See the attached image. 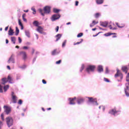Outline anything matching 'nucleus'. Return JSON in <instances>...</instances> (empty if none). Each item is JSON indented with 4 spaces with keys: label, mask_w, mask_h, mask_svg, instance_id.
I'll return each mask as SVG.
<instances>
[{
    "label": "nucleus",
    "mask_w": 129,
    "mask_h": 129,
    "mask_svg": "<svg viewBox=\"0 0 129 129\" xmlns=\"http://www.w3.org/2000/svg\"><path fill=\"white\" fill-rule=\"evenodd\" d=\"M6 44H9V40L6 39Z\"/></svg>",
    "instance_id": "nucleus-60"
},
{
    "label": "nucleus",
    "mask_w": 129,
    "mask_h": 129,
    "mask_svg": "<svg viewBox=\"0 0 129 129\" xmlns=\"http://www.w3.org/2000/svg\"><path fill=\"white\" fill-rule=\"evenodd\" d=\"M108 25V22H100V26H101L102 27H104V28H106Z\"/></svg>",
    "instance_id": "nucleus-13"
},
{
    "label": "nucleus",
    "mask_w": 129,
    "mask_h": 129,
    "mask_svg": "<svg viewBox=\"0 0 129 129\" xmlns=\"http://www.w3.org/2000/svg\"><path fill=\"white\" fill-rule=\"evenodd\" d=\"M1 117L3 121H5V117H4V113L1 114Z\"/></svg>",
    "instance_id": "nucleus-42"
},
{
    "label": "nucleus",
    "mask_w": 129,
    "mask_h": 129,
    "mask_svg": "<svg viewBox=\"0 0 129 129\" xmlns=\"http://www.w3.org/2000/svg\"><path fill=\"white\" fill-rule=\"evenodd\" d=\"M23 18V20L24 22H27V19L24 17L22 18Z\"/></svg>",
    "instance_id": "nucleus-56"
},
{
    "label": "nucleus",
    "mask_w": 129,
    "mask_h": 129,
    "mask_svg": "<svg viewBox=\"0 0 129 129\" xmlns=\"http://www.w3.org/2000/svg\"><path fill=\"white\" fill-rule=\"evenodd\" d=\"M81 41L80 42H77V43H74V45H79V44H81V43H82V42H83V39H80Z\"/></svg>",
    "instance_id": "nucleus-32"
},
{
    "label": "nucleus",
    "mask_w": 129,
    "mask_h": 129,
    "mask_svg": "<svg viewBox=\"0 0 129 129\" xmlns=\"http://www.w3.org/2000/svg\"><path fill=\"white\" fill-rule=\"evenodd\" d=\"M55 31L56 32H58V31H59V26H56V28L55 29Z\"/></svg>",
    "instance_id": "nucleus-54"
},
{
    "label": "nucleus",
    "mask_w": 129,
    "mask_h": 129,
    "mask_svg": "<svg viewBox=\"0 0 129 129\" xmlns=\"http://www.w3.org/2000/svg\"><path fill=\"white\" fill-rule=\"evenodd\" d=\"M23 104V101H22L21 99H20L18 101V104H20V105Z\"/></svg>",
    "instance_id": "nucleus-44"
},
{
    "label": "nucleus",
    "mask_w": 129,
    "mask_h": 129,
    "mask_svg": "<svg viewBox=\"0 0 129 129\" xmlns=\"http://www.w3.org/2000/svg\"><path fill=\"white\" fill-rule=\"evenodd\" d=\"M111 35H116V33H111L110 32H109V33L104 34V36H105V37H109V36H111Z\"/></svg>",
    "instance_id": "nucleus-21"
},
{
    "label": "nucleus",
    "mask_w": 129,
    "mask_h": 129,
    "mask_svg": "<svg viewBox=\"0 0 129 129\" xmlns=\"http://www.w3.org/2000/svg\"><path fill=\"white\" fill-rule=\"evenodd\" d=\"M56 42L59 41V40H60V39L61 38V37H62V35L60 34H58L57 35H56Z\"/></svg>",
    "instance_id": "nucleus-22"
},
{
    "label": "nucleus",
    "mask_w": 129,
    "mask_h": 129,
    "mask_svg": "<svg viewBox=\"0 0 129 129\" xmlns=\"http://www.w3.org/2000/svg\"><path fill=\"white\" fill-rule=\"evenodd\" d=\"M60 15L59 14H54L52 16V21H56V20H58V19H60Z\"/></svg>",
    "instance_id": "nucleus-9"
},
{
    "label": "nucleus",
    "mask_w": 129,
    "mask_h": 129,
    "mask_svg": "<svg viewBox=\"0 0 129 129\" xmlns=\"http://www.w3.org/2000/svg\"><path fill=\"white\" fill-rule=\"evenodd\" d=\"M88 102L91 103H97V100L95 98H93V97H88Z\"/></svg>",
    "instance_id": "nucleus-8"
},
{
    "label": "nucleus",
    "mask_w": 129,
    "mask_h": 129,
    "mask_svg": "<svg viewBox=\"0 0 129 129\" xmlns=\"http://www.w3.org/2000/svg\"><path fill=\"white\" fill-rule=\"evenodd\" d=\"M11 96L12 98V100L13 101V103H17V96L15 95V93L14 92H12Z\"/></svg>",
    "instance_id": "nucleus-6"
},
{
    "label": "nucleus",
    "mask_w": 129,
    "mask_h": 129,
    "mask_svg": "<svg viewBox=\"0 0 129 129\" xmlns=\"http://www.w3.org/2000/svg\"><path fill=\"white\" fill-rule=\"evenodd\" d=\"M6 121L8 127H11L14 124V119L11 116L7 117L6 118Z\"/></svg>",
    "instance_id": "nucleus-2"
},
{
    "label": "nucleus",
    "mask_w": 129,
    "mask_h": 129,
    "mask_svg": "<svg viewBox=\"0 0 129 129\" xmlns=\"http://www.w3.org/2000/svg\"><path fill=\"white\" fill-rule=\"evenodd\" d=\"M106 73H108L109 71H108V68H106V71H105Z\"/></svg>",
    "instance_id": "nucleus-52"
},
{
    "label": "nucleus",
    "mask_w": 129,
    "mask_h": 129,
    "mask_svg": "<svg viewBox=\"0 0 129 129\" xmlns=\"http://www.w3.org/2000/svg\"><path fill=\"white\" fill-rule=\"evenodd\" d=\"M7 68L8 69H9V70H11V67H10V66H8Z\"/></svg>",
    "instance_id": "nucleus-58"
},
{
    "label": "nucleus",
    "mask_w": 129,
    "mask_h": 129,
    "mask_svg": "<svg viewBox=\"0 0 129 129\" xmlns=\"http://www.w3.org/2000/svg\"><path fill=\"white\" fill-rule=\"evenodd\" d=\"M19 25L21 27V30H23L24 29V26H23V24L22 23V22H21V20H18Z\"/></svg>",
    "instance_id": "nucleus-24"
},
{
    "label": "nucleus",
    "mask_w": 129,
    "mask_h": 129,
    "mask_svg": "<svg viewBox=\"0 0 129 129\" xmlns=\"http://www.w3.org/2000/svg\"><path fill=\"white\" fill-rule=\"evenodd\" d=\"M26 67H27V66L23 65L22 67H21L20 68H21V69H25Z\"/></svg>",
    "instance_id": "nucleus-47"
},
{
    "label": "nucleus",
    "mask_w": 129,
    "mask_h": 129,
    "mask_svg": "<svg viewBox=\"0 0 129 129\" xmlns=\"http://www.w3.org/2000/svg\"><path fill=\"white\" fill-rule=\"evenodd\" d=\"M100 16H101V14L99 13H97L95 14V17L96 19H98V18H99Z\"/></svg>",
    "instance_id": "nucleus-33"
},
{
    "label": "nucleus",
    "mask_w": 129,
    "mask_h": 129,
    "mask_svg": "<svg viewBox=\"0 0 129 129\" xmlns=\"http://www.w3.org/2000/svg\"><path fill=\"white\" fill-rule=\"evenodd\" d=\"M4 108L5 109L6 114H9L11 112V108L9 107L8 106H4Z\"/></svg>",
    "instance_id": "nucleus-10"
},
{
    "label": "nucleus",
    "mask_w": 129,
    "mask_h": 129,
    "mask_svg": "<svg viewBox=\"0 0 129 129\" xmlns=\"http://www.w3.org/2000/svg\"><path fill=\"white\" fill-rule=\"evenodd\" d=\"M97 5H102L104 3V0H96Z\"/></svg>",
    "instance_id": "nucleus-17"
},
{
    "label": "nucleus",
    "mask_w": 129,
    "mask_h": 129,
    "mask_svg": "<svg viewBox=\"0 0 129 129\" xmlns=\"http://www.w3.org/2000/svg\"><path fill=\"white\" fill-rule=\"evenodd\" d=\"M116 26H117L118 28H124V24H121V25H119L118 23H116Z\"/></svg>",
    "instance_id": "nucleus-28"
},
{
    "label": "nucleus",
    "mask_w": 129,
    "mask_h": 129,
    "mask_svg": "<svg viewBox=\"0 0 129 129\" xmlns=\"http://www.w3.org/2000/svg\"><path fill=\"white\" fill-rule=\"evenodd\" d=\"M25 34H26V36L28 37V38H30V32L29 31H26L25 32Z\"/></svg>",
    "instance_id": "nucleus-37"
},
{
    "label": "nucleus",
    "mask_w": 129,
    "mask_h": 129,
    "mask_svg": "<svg viewBox=\"0 0 129 129\" xmlns=\"http://www.w3.org/2000/svg\"><path fill=\"white\" fill-rule=\"evenodd\" d=\"M112 26H114V24H112V25H110L109 26V28L110 30H115V28H114Z\"/></svg>",
    "instance_id": "nucleus-31"
},
{
    "label": "nucleus",
    "mask_w": 129,
    "mask_h": 129,
    "mask_svg": "<svg viewBox=\"0 0 129 129\" xmlns=\"http://www.w3.org/2000/svg\"><path fill=\"white\" fill-rule=\"evenodd\" d=\"M53 12H54V13H56V14H58V13L59 12H60V10L57 9H53Z\"/></svg>",
    "instance_id": "nucleus-35"
},
{
    "label": "nucleus",
    "mask_w": 129,
    "mask_h": 129,
    "mask_svg": "<svg viewBox=\"0 0 129 129\" xmlns=\"http://www.w3.org/2000/svg\"><path fill=\"white\" fill-rule=\"evenodd\" d=\"M23 49H24L25 50H27V49H29V47H28V46H24L23 47Z\"/></svg>",
    "instance_id": "nucleus-53"
},
{
    "label": "nucleus",
    "mask_w": 129,
    "mask_h": 129,
    "mask_svg": "<svg viewBox=\"0 0 129 129\" xmlns=\"http://www.w3.org/2000/svg\"><path fill=\"white\" fill-rule=\"evenodd\" d=\"M95 70V66H88V67L86 69V71L88 73H90V72H93Z\"/></svg>",
    "instance_id": "nucleus-3"
},
{
    "label": "nucleus",
    "mask_w": 129,
    "mask_h": 129,
    "mask_svg": "<svg viewBox=\"0 0 129 129\" xmlns=\"http://www.w3.org/2000/svg\"><path fill=\"white\" fill-rule=\"evenodd\" d=\"M127 90L126 89H125L124 91H125V94L126 96H127L128 97H129V93L128 92H127Z\"/></svg>",
    "instance_id": "nucleus-40"
},
{
    "label": "nucleus",
    "mask_w": 129,
    "mask_h": 129,
    "mask_svg": "<svg viewBox=\"0 0 129 129\" xmlns=\"http://www.w3.org/2000/svg\"><path fill=\"white\" fill-rule=\"evenodd\" d=\"M116 35H113V36H112V38H116Z\"/></svg>",
    "instance_id": "nucleus-64"
},
{
    "label": "nucleus",
    "mask_w": 129,
    "mask_h": 129,
    "mask_svg": "<svg viewBox=\"0 0 129 129\" xmlns=\"http://www.w3.org/2000/svg\"><path fill=\"white\" fill-rule=\"evenodd\" d=\"M85 68V66H84V64H82V66L80 69V72H82V71L84 70Z\"/></svg>",
    "instance_id": "nucleus-34"
},
{
    "label": "nucleus",
    "mask_w": 129,
    "mask_h": 129,
    "mask_svg": "<svg viewBox=\"0 0 129 129\" xmlns=\"http://www.w3.org/2000/svg\"><path fill=\"white\" fill-rule=\"evenodd\" d=\"M58 52H57V49H54L52 51V52H51V54L54 56V55H56V54H58Z\"/></svg>",
    "instance_id": "nucleus-27"
},
{
    "label": "nucleus",
    "mask_w": 129,
    "mask_h": 129,
    "mask_svg": "<svg viewBox=\"0 0 129 129\" xmlns=\"http://www.w3.org/2000/svg\"><path fill=\"white\" fill-rule=\"evenodd\" d=\"M126 81L128 83H129V73L127 74L126 77Z\"/></svg>",
    "instance_id": "nucleus-38"
},
{
    "label": "nucleus",
    "mask_w": 129,
    "mask_h": 129,
    "mask_svg": "<svg viewBox=\"0 0 129 129\" xmlns=\"http://www.w3.org/2000/svg\"><path fill=\"white\" fill-rule=\"evenodd\" d=\"M16 37H11V41L13 42L14 44H16Z\"/></svg>",
    "instance_id": "nucleus-29"
},
{
    "label": "nucleus",
    "mask_w": 129,
    "mask_h": 129,
    "mask_svg": "<svg viewBox=\"0 0 129 129\" xmlns=\"http://www.w3.org/2000/svg\"><path fill=\"white\" fill-rule=\"evenodd\" d=\"M9 29V26H7V27H6V28H5V31H8V30Z\"/></svg>",
    "instance_id": "nucleus-55"
},
{
    "label": "nucleus",
    "mask_w": 129,
    "mask_h": 129,
    "mask_svg": "<svg viewBox=\"0 0 129 129\" xmlns=\"http://www.w3.org/2000/svg\"><path fill=\"white\" fill-rule=\"evenodd\" d=\"M20 55H22L23 56V58L24 60H26L27 59V53L25 51H21L20 52Z\"/></svg>",
    "instance_id": "nucleus-12"
},
{
    "label": "nucleus",
    "mask_w": 129,
    "mask_h": 129,
    "mask_svg": "<svg viewBox=\"0 0 129 129\" xmlns=\"http://www.w3.org/2000/svg\"><path fill=\"white\" fill-rule=\"evenodd\" d=\"M83 36V33H80L78 34L77 37L78 38H80L81 37H82Z\"/></svg>",
    "instance_id": "nucleus-39"
},
{
    "label": "nucleus",
    "mask_w": 129,
    "mask_h": 129,
    "mask_svg": "<svg viewBox=\"0 0 129 129\" xmlns=\"http://www.w3.org/2000/svg\"><path fill=\"white\" fill-rule=\"evenodd\" d=\"M0 92L1 93H3L4 91H3V87L0 85Z\"/></svg>",
    "instance_id": "nucleus-45"
},
{
    "label": "nucleus",
    "mask_w": 129,
    "mask_h": 129,
    "mask_svg": "<svg viewBox=\"0 0 129 129\" xmlns=\"http://www.w3.org/2000/svg\"><path fill=\"white\" fill-rule=\"evenodd\" d=\"M62 61V60H59L58 61H56L55 63L57 64H59L61 63V62Z\"/></svg>",
    "instance_id": "nucleus-46"
},
{
    "label": "nucleus",
    "mask_w": 129,
    "mask_h": 129,
    "mask_svg": "<svg viewBox=\"0 0 129 129\" xmlns=\"http://www.w3.org/2000/svg\"><path fill=\"white\" fill-rule=\"evenodd\" d=\"M51 108H47V110H51Z\"/></svg>",
    "instance_id": "nucleus-63"
},
{
    "label": "nucleus",
    "mask_w": 129,
    "mask_h": 129,
    "mask_svg": "<svg viewBox=\"0 0 129 129\" xmlns=\"http://www.w3.org/2000/svg\"><path fill=\"white\" fill-rule=\"evenodd\" d=\"M14 30L10 27L8 31V35H9V36H13V35H14Z\"/></svg>",
    "instance_id": "nucleus-14"
},
{
    "label": "nucleus",
    "mask_w": 129,
    "mask_h": 129,
    "mask_svg": "<svg viewBox=\"0 0 129 129\" xmlns=\"http://www.w3.org/2000/svg\"><path fill=\"white\" fill-rule=\"evenodd\" d=\"M18 41L20 43H22V39H21V37H18Z\"/></svg>",
    "instance_id": "nucleus-48"
},
{
    "label": "nucleus",
    "mask_w": 129,
    "mask_h": 129,
    "mask_svg": "<svg viewBox=\"0 0 129 129\" xmlns=\"http://www.w3.org/2000/svg\"><path fill=\"white\" fill-rule=\"evenodd\" d=\"M20 33V30H19V28H18V27H16V33H15V35L16 36H18V35H19V33Z\"/></svg>",
    "instance_id": "nucleus-26"
},
{
    "label": "nucleus",
    "mask_w": 129,
    "mask_h": 129,
    "mask_svg": "<svg viewBox=\"0 0 129 129\" xmlns=\"http://www.w3.org/2000/svg\"><path fill=\"white\" fill-rule=\"evenodd\" d=\"M67 42V41H66V40H64L63 41V42L62 43V47H65Z\"/></svg>",
    "instance_id": "nucleus-43"
},
{
    "label": "nucleus",
    "mask_w": 129,
    "mask_h": 129,
    "mask_svg": "<svg viewBox=\"0 0 129 129\" xmlns=\"http://www.w3.org/2000/svg\"><path fill=\"white\" fill-rule=\"evenodd\" d=\"M13 56V55H12L9 58L8 60V63H11V62H12V63H15V58H14V57Z\"/></svg>",
    "instance_id": "nucleus-15"
},
{
    "label": "nucleus",
    "mask_w": 129,
    "mask_h": 129,
    "mask_svg": "<svg viewBox=\"0 0 129 129\" xmlns=\"http://www.w3.org/2000/svg\"><path fill=\"white\" fill-rule=\"evenodd\" d=\"M31 10H32V11H33V15H36V10L35 9V8H31Z\"/></svg>",
    "instance_id": "nucleus-41"
},
{
    "label": "nucleus",
    "mask_w": 129,
    "mask_h": 129,
    "mask_svg": "<svg viewBox=\"0 0 129 129\" xmlns=\"http://www.w3.org/2000/svg\"><path fill=\"white\" fill-rule=\"evenodd\" d=\"M84 99L82 98H79L77 100V102L78 104H80V103H82V102H84Z\"/></svg>",
    "instance_id": "nucleus-16"
},
{
    "label": "nucleus",
    "mask_w": 129,
    "mask_h": 129,
    "mask_svg": "<svg viewBox=\"0 0 129 129\" xmlns=\"http://www.w3.org/2000/svg\"><path fill=\"white\" fill-rule=\"evenodd\" d=\"M115 78H116V77H119L120 80H122L123 77L122 76V74H121L120 72V71L118 69L117 70L116 74L115 75Z\"/></svg>",
    "instance_id": "nucleus-4"
},
{
    "label": "nucleus",
    "mask_w": 129,
    "mask_h": 129,
    "mask_svg": "<svg viewBox=\"0 0 129 129\" xmlns=\"http://www.w3.org/2000/svg\"><path fill=\"white\" fill-rule=\"evenodd\" d=\"M122 70L124 72H126L127 71V67L126 66L123 67L122 68Z\"/></svg>",
    "instance_id": "nucleus-30"
},
{
    "label": "nucleus",
    "mask_w": 129,
    "mask_h": 129,
    "mask_svg": "<svg viewBox=\"0 0 129 129\" xmlns=\"http://www.w3.org/2000/svg\"><path fill=\"white\" fill-rule=\"evenodd\" d=\"M92 24L93 26H94V25H96L97 24H98V21H95V20H93Z\"/></svg>",
    "instance_id": "nucleus-36"
},
{
    "label": "nucleus",
    "mask_w": 129,
    "mask_h": 129,
    "mask_svg": "<svg viewBox=\"0 0 129 129\" xmlns=\"http://www.w3.org/2000/svg\"><path fill=\"white\" fill-rule=\"evenodd\" d=\"M0 125H3V122L0 121Z\"/></svg>",
    "instance_id": "nucleus-62"
},
{
    "label": "nucleus",
    "mask_w": 129,
    "mask_h": 129,
    "mask_svg": "<svg viewBox=\"0 0 129 129\" xmlns=\"http://www.w3.org/2000/svg\"><path fill=\"white\" fill-rule=\"evenodd\" d=\"M117 112H118V111H117L115 109H111L109 111V113L113 114V115H115L116 113H117Z\"/></svg>",
    "instance_id": "nucleus-11"
},
{
    "label": "nucleus",
    "mask_w": 129,
    "mask_h": 129,
    "mask_svg": "<svg viewBox=\"0 0 129 129\" xmlns=\"http://www.w3.org/2000/svg\"><path fill=\"white\" fill-rule=\"evenodd\" d=\"M104 81H105L106 82H109V80L106 78H104Z\"/></svg>",
    "instance_id": "nucleus-50"
},
{
    "label": "nucleus",
    "mask_w": 129,
    "mask_h": 129,
    "mask_svg": "<svg viewBox=\"0 0 129 129\" xmlns=\"http://www.w3.org/2000/svg\"><path fill=\"white\" fill-rule=\"evenodd\" d=\"M42 83L43 84H47V82L45 80H42Z\"/></svg>",
    "instance_id": "nucleus-51"
},
{
    "label": "nucleus",
    "mask_w": 129,
    "mask_h": 129,
    "mask_svg": "<svg viewBox=\"0 0 129 129\" xmlns=\"http://www.w3.org/2000/svg\"><path fill=\"white\" fill-rule=\"evenodd\" d=\"M98 72H103V67L102 66H99L98 67Z\"/></svg>",
    "instance_id": "nucleus-19"
},
{
    "label": "nucleus",
    "mask_w": 129,
    "mask_h": 129,
    "mask_svg": "<svg viewBox=\"0 0 129 129\" xmlns=\"http://www.w3.org/2000/svg\"><path fill=\"white\" fill-rule=\"evenodd\" d=\"M34 26H35V27H39L40 26H39V22H38V21H34L33 23Z\"/></svg>",
    "instance_id": "nucleus-23"
},
{
    "label": "nucleus",
    "mask_w": 129,
    "mask_h": 129,
    "mask_svg": "<svg viewBox=\"0 0 129 129\" xmlns=\"http://www.w3.org/2000/svg\"><path fill=\"white\" fill-rule=\"evenodd\" d=\"M9 88H10V86L9 85H7L6 86H4V89L5 92H6V91H7Z\"/></svg>",
    "instance_id": "nucleus-25"
},
{
    "label": "nucleus",
    "mask_w": 129,
    "mask_h": 129,
    "mask_svg": "<svg viewBox=\"0 0 129 129\" xmlns=\"http://www.w3.org/2000/svg\"><path fill=\"white\" fill-rule=\"evenodd\" d=\"M26 17V14H24L23 15H22V18H25Z\"/></svg>",
    "instance_id": "nucleus-59"
},
{
    "label": "nucleus",
    "mask_w": 129,
    "mask_h": 129,
    "mask_svg": "<svg viewBox=\"0 0 129 129\" xmlns=\"http://www.w3.org/2000/svg\"><path fill=\"white\" fill-rule=\"evenodd\" d=\"M79 4V2L76 1V2H75V6H76V7H77L78 6Z\"/></svg>",
    "instance_id": "nucleus-49"
},
{
    "label": "nucleus",
    "mask_w": 129,
    "mask_h": 129,
    "mask_svg": "<svg viewBox=\"0 0 129 129\" xmlns=\"http://www.w3.org/2000/svg\"><path fill=\"white\" fill-rule=\"evenodd\" d=\"M24 12L25 13H28L29 12V10H24Z\"/></svg>",
    "instance_id": "nucleus-61"
},
{
    "label": "nucleus",
    "mask_w": 129,
    "mask_h": 129,
    "mask_svg": "<svg viewBox=\"0 0 129 129\" xmlns=\"http://www.w3.org/2000/svg\"><path fill=\"white\" fill-rule=\"evenodd\" d=\"M7 80L9 83H13V78H12L11 76H8Z\"/></svg>",
    "instance_id": "nucleus-18"
},
{
    "label": "nucleus",
    "mask_w": 129,
    "mask_h": 129,
    "mask_svg": "<svg viewBox=\"0 0 129 129\" xmlns=\"http://www.w3.org/2000/svg\"><path fill=\"white\" fill-rule=\"evenodd\" d=\"M2 81H3L2 84H3V85H5L6 83L8 82V79L6 78H4L2 79Z\"/></svg>",
    "instance_id": "nucleus-20"
},
{
    "label": "nucleus",
    "mask_w": 129,
    "mask_h": 129,
    "mask_svg": "<svg viewBox=\"0 0 129 129\" xmlns=\"http://www.w3.org/2000/svg\"><path fill=\"white\" fill-rule=\"evenodd\" d=\"M35 53V49L34 48H32V55Z\"/></svg>",
    "instance_id": "nucleus-57"
},
{
    "label": "nucleus",
    "mask_w": 129,
    "mask_h": 129,
    "mask_svg": "<svg viewBox=\"0 0 129 129\" xmlns=\"http://www.w3.org/2000/svg\"><path fill=\"white\" fill-rule=\"evenodd\" d=\"M36 30L37 32H38V33H40V34H43L44 35H46V33L44 32V28H43V27L41 26H38Z\"/></svg>",
    "instance_id": "nucleus-5"
},
{
    "label": "nucleus",
    "mask_w": 129,
    "mask_h": 129,
    "mask_svg": "<svg viewBox=\"0 0 129 129\" xmlns=\"http://www.w3.org/2000/svg\"><path fill=\"white\" fill-rule=\"evenodd\" d=\"M38 11L39 13L41 14V16H43V17L45 16V14H49L50 12H51V8L50 7L46 6L44 8V13H43V10L42 9H39Z\"/></svg>",
    "instance_id": "nucleus-1"
},
{
    "label": "nucleus",
    "mask_w": 129,
    "mask_h": 129,
    "mask_svg": "<svg viewBox=\"0 0 129 129\" xmlns=\"http://www.w3.org/2000/svg\"><path fill=\"white\" fill-rule=\"evenodd\" d=\"M76 100V97L69 98V100L70 101L69 104L72 105H74V104H75Z\"/></svg>",
    "instance_id": "nucleus-7"
}]
</instances>
